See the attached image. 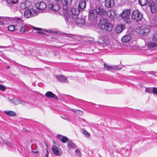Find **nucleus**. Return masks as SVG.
I'll use <instances>...</instances> for the list:
<instances>
[{
  "label": "nucleus",
  "instance_id": "26",
  "mask_svg": "<svg viewBox=\"0 0 157 157\" xmlns=\"http://www.w3.org/2000/svg\"><path fill=\"white\" fill-rule=\"evenodd\" d=\"M139 3L141 6L146 5L147 3V0H139Z\"/></svg>",
  "mask_w": 157,
  "mask_h": 157
},
{
  "label": "nucleus",
  "instance_id": "35",
  "mask_svg": "<svg viewBox=\"0 0 157 157\" xmlns=\"http://www.w3.org/2000/svg\"><path fill=\"white\" fill-rule=\"evenodd\" d=\"M25 26H22L21 27V32L22 33H24L25 32H26L27 30H26L25 29Z\"/></svg>",
  "mask_w": 157,
  "mask_h": 157
},
{
  "label": "nucleus",
  "instance_id": "30",
  "mask_svg": "<svg viewBox=\"0 0 157 157\" xmlns=\"http://www.w3.org/2000/svg\"><path fill=\"white\" fill-rule=\"evenodd\" d=\"M82 132L83 134L85 135V136L89 138L90 137V134L87 131L85 130H83Z\"/></svg>",
  "mask_w": 157,
  "mask_h": 157
},
{
  "label": "nucleus",
  "instance_id": "31",
  "mask_svg": "<svg viewBox=\"0 0 157 157\" xmlns=\"http://www.w3.org/2000/svg\"><path fill=\"white\" fill-rule=\"evenodd\" d=\"M149 46L150 47H155V46H157V43L155 42H152L149 44Z\"/></svg>",
  "mask_w": 157,
  "mask_h": 157
},
{
  "label": "nucleus",
  "instance_id": "9",
  "mask_svg": "<svg viewBox=\"0 0 157 157\" xmlns=\"http://www.w3.org/2000/svg\"><path fill=\"white\" fill-rule=\"evenodd\" d=\"M132 18L135 20L136 21H140L142 18V14L140 13L138 10H134L132 13Z\"/></svg>",
  "mask_w": 157,
  "mask_h": 157
},
{
  "label": "nucleus",
  "instance_id": "7",
  "mask_svg": "<svg viewBox=\"0 0 157 157\" xmlns=\"http://www.w3.org/2000/svg\"><path fill=\"white\" fill-rule=\"evenodd\" d=\"M37 11L33 9L27 10L24 12V16L27 18L34 17L37 15Z\"/></svg>",
  "mask_w": 157,
  "mask_h": 157
},
{
  "label": "nucleus",
  "instance_id": "27",
  "mask_svg": "<svg viewBox=\"0 0 157 157\" xmlns=\"http://www.w3.org/2000/svg\"><path fill=\"white\" fill-rule=\"evenodd\" d=\"M104 67L107 70H111L113 69V67L112 66L109 65L106 63L104 64Z\"/></svg>",
  "mask_w": 157,
  "mask_h": 157
},
{
  "label": "nucleus",
  "instance_id": "14",
  "mask_svg": "<svg viewBox=\"0 0 157 157\" xmlns=\"http://www.w3.org/2000/svg\"><path fill=\"white\" fill-rule=\"evenodd\" d=\"M31 5V3L28 1L21 3L20 4V8L21 9H24L29 7Z\"/></svg>",
  "mask_w": 157,
  "mask_h": 157
},
{
  "label": "nucleus",
  "instance_id": "24",
  "mask_svg": "<svg viewBox=\"0 0 157 157\" xmlns=\"http://www.w3.org/2000/svg\"><path fill=\"white\" fill-rule=\"evenodd\" d=\"M100 40H102L103 41V44H107L108 43V38L107 36H102L100 38Z\"/></svg>",
  "mask_w": 157,
  "mask_h": 157
},
{
  "label": "nucleus",
  "instance_id": "47",
  "mask_svg": "<svg viewBox=\"0 0 157 157\" xmlns=\"http://www.w3.org/2000/svg\"><path fill=\"white\" fill-rule=\"evenodd\" d=\"M0 48H7V47L4 46H0Z\"/></svg>",
  "mask_w": 157,
  "mask_h": 157
},
{
  "label": "nucleus",
  "instance_id": "13",
  "mask_svg": "<svg viewBox=\"0 0 157 157\" xmlns=\"http://www.w3.org/2000/svg\"><path fill=\"white\" fill-rule=\"evenodd\" d=\"M125 26L124 24H119L117 25L115 28V31L117 33H119L122 32L125 29Z\"/></svg>",
  "mask_w": 157,
  "mask_h": 157
},
{
  "label": "nucleus",
  "instance_id": "18",
  "mask_svg": "<svg viewBox=\"0 0 157 157\" xmlns=\"http://www.w3.org/2000/svg\"><path fill=\"white\" fill-rule=\"evenodd\" d=\"M131 36L130 35H125L122 38V42L123 43H127L131 40Z\"/></svg>",
  "mask_w": 157,
  "mask_h": 157
},
{
  "label": "nucleus",
  "instance_id": "56",
  "mask_svg": "<svg viewBox=\"0 0 157 157\" xmlns=\"http://www.w3.org/2000/svg\"><path fill=\"white\" fill-rule=\"evenodd\" d=\"M7 68H9V67H7Z\"/></svg>",
  "mask_w": 157,
  "mask_h": 157
},
{
  "label": "nucleus",
  "instance_id": "10",
  "mask_svg": "<svg viewBox=\"0 0 157 157\" xmlns=\"http://www.w3.org/2000/svg\"><path fill=\"white\" fill-rule=\"evenodd\" d=\"M148 8L152 13L156 12L157 7L155 3L151 0H149L148 4Z\"/></svg>",
  "mask_w": 157,
  "mask_h": 157
},
{
  "label": "nucleus",
  "instance_id": "32",
  "mask_svg": "<svg viewBox=\"0 0 157 157\" xmlns=\"http://www.w3.org/2000/svg\"><path fill=\"white\" fill-rule=\"evenodd\" d=\"M14 20H16L18 23H22L23 22V20L21 18L19 17H15Z\"/></svg>",
  "mask_w": 157,
  "mask_h": 157
},
{
  "label": "nucleus",
  "instance_id": "12",
  "mask_svg": "<svg viewBox=\"0 0 157 157\" xmlns=\"http://www.w3.org/2000/svg\"><path fill=\"white\" fill-rule=\"evenodd\" d=\"M36 7L40 10H43L46 8L47 5L44 2H37L35 4Z\"/></svg>",
  "mask_w": 157,
  "mask_h": 157
},
{
  "label": "nucleus",
  "instance_id": "23",
  "mask_svg": "<svg viewBox=\"0 0 157 157\" xmlns=\"http://www.w3.org/2000/svg\"><path fill=\"white\" fill-rule=\"evenodd\" d=\"M4 113L10 117H14L16 116L17 115L16 113L15 112L12 111H4Z\"/></svg>",
  "mask_w": 157,
  "mask_h": 157
},
{
  "label": "nucleus",
  "instance_id": "1",
  "mask_svg": "<svg viewBox=\"0 0 157 157\" xmlns=\"http://www.w3.org/2000/svg\"><path fill=\"white\" fill-rule=\"evenodd\" d=\"M64 9V14L65 17V20L68 24H76L79 26L82 27L85 25L86 23L85 19L83 17H78V14L75 16L72 13H68V11L66 8Z\"/></svg>",
  "mask_w": 157,
  "mask_h": 157
},
{
  "label": "nucleus",
  "instance_id": "53",
  "mask_svg": "<svg viewBox=\"0 0 157 157\" xmlns=\"http://www.w3.org/2000/svg\"><path fill=\"white\" fill-rule=\"evenodd\" d=\"M62 117V118H63V119H66V118H65V117H64V118H63V117Z\"/></svg>",
  "mask_w": 157,
  "mask_h": 157
},
{
  "label": "nucleus",
  "instance_id": "46",
  "mask_svg": "<svg viewBox=\"0 0 157 157\" xmlns=\"http://www.w3.org/2000/svg\"><path fill=\"white\" fill-rule=\"evenodd\" d=\"M20 103L22 104V105H24L25 104V102H24V101H21Z\"/></svg>",
  "mask_w": 157,
  "mask_h": 157
},
{
  "label": "nucleus",
  "instance_id": "8",
  "mask_svg": "<svg viewBox=\"0 0 157 157\" xmlns=\"http://www.w3.org/2000/svg\"><path fill=\"white\" fill-rule=\"evenodd\" d=\"M72 2V0H62L61 3L63 5V10L62 12V13L61 14H62L64 16V8H66V9L68 11V13L69 14L70 13H71L70 12L71 10V9L70 8H69L67 6L70 5Z\"/></svg>",
  "mask_w": 157,
  "mask_h": 157
},
{
  "label": "nucleus",
  "instance_id": "58",
  "mask_svg": "<svg viewBox=\"0 0 157 157\" xmlns=\"http://www.w3.org/2000/svg\"><path fill=\"white\" fill-rule=\"evenodd\" d=\"M59 0H56L57 1H58Z\"/></svg>",
  "mask_w": 157,
  "mask_h": 157
},
{
  "label": "nucleus",
  "instance_id": "22",
  "mask_svg": "<svg viewBox=\"0 0 157 157\" xmlns=\"http://www.w3.org/2000/svg\"><path fill=\"white\" fill-rule=\"evenodd\" d=\"M9 101L12 104L17 105L20 103L21 101L17 99L13 98L12 99H10L8 98Z\"/></svg>",
  "mask_w": 157,
  "mask_h": 157
},
{
  "label": "nucleus",
  "instance_id": "42",
  "mask_svg": "<svg viewBox=\"0 0 157 157\" xmlns=\"http://www.w3.org/2000/svg\"><path fill=\"white\" fill-rule=\"evenodd\" d=\"M49 154V152L48 151V150L47 149L46 150V157H48Z\"/></svg>",
  "mask_w": 157,
  "mask_h": 157
},
{
  "label": "nucleus",
  "instance_id": "40",
  "mask_svg": "<svg viewBox=\"0 0 157 157\" xmlns=\"http://www.w3.org/2000/svg\"><path fill=\"white\" fill-rule=\"evenodd\" d=\"M71 110L74 113H77V112H78V111H80V112H81V111H79L78 110H75V109H71Z\"/></svg>",
  "mask_w": 157,
  "mask_h": 157
},
{
  "label": "nucleus",
  "instance_id": "29",
  "mask_svg": "<svg viewBox=\"0 0 157 157\" xmlns=\"http://www.w3.org/2000/svg\"><path fill=\"white\" fill-rule=\"evenodd\" d=\"M7 28L10 31H14L15 30V26L14 25H10L8 26Z\"/></svg>",
  "mask_w": 157,
  "mask_h": 157
},
{
  "label": "nucleus",
  "instance_id": "37",
  "mask_svg": "<svg viewBox=\"0 0 157 157\" xmlns=\"http://www.w3.org/2000/svg\"><path fill=\"white\" fill-rule=\"evenodd\" d=\"M153 40L157 41V34H154L153 35Z\"/></svg>",
  "mask_w": 157,
  "mask_h": 157
},
{
  "label": "nucleus",
  "instance_id": "5",
  "mask_svg": "<svg viewBox=\"0 0 157 157\" xmlns=\"http://www.w3.org/2000/svg\"><path fill=\"white\" fill-rule=\"evenodd\" d=\"M130 13L131 11L129 10H125L121 14L120 16L125 23L128 24L131 23V21L130 17Z\"/></svg>",
  "mask_w": 157,
  "mask_h": 157
},
{
  "label": "nucleus",
  "instance_id": "28",
  "mask_svg": "<svg viewBox=\"0 0 157 157\" xmlns=\"http://www.w3.org/2000/svg\"><path fill=\"white\" fill-rule=\"evenodd\" d=\"M153 87H145V92L148 94H151L152 93Z\"/></svg>",
  "mask_w": 157,
  "mask_h": 157
},
{
  "label": "nucleus",
  "instance_id": "48",
  "mask_svg": "<svg viewBox=\"0 0 157 157\" xmlns=\"http://www.w3.org/2000/svg\"><path fill=\"white\" fill-rule=\"evenodd\" d=\"M45 31L49 32H52V31L50 30H49L48 31Z\"/></svg>",
  "mask_w": 157,
  "mask_h": 157
},
{
  "label": "nucleus",
  "instance_id": "51",
  "mask_svg": "<svg viewBox=\"0 0 157 157\" xmlns=\"http://www.w3.org/2000/svg\"><path fill=\"white\" fill-rule=\"evenodd\" d=\"M89 0H84L85 2H87Z\"/></svg>",
  "mask_w": 157,
  "mask_h": 157
},
{
  "label": "nucleus",
  "instance_id": "2",
  "mask_svg": "<svg viewBox=\"0 0 157 157\" xmlns=\"http://www.w3.org/2000/svg\"><path fill=\"white\" fill-rule=\"evenodd\" d=\"M105 13V12L103 9L98 8L90 11L88 17L89 19L95 21L98 16H101L104 14Z\"/></svg>",
  "mask_w": 157,
  "mask_h": 157
},
{
  "label": "nucleus",
  "instance_id": "33",
  "mask_svg": "<svg viewBox=\"0 0 157 157\" xmlns=\"http://www.w3.org/2000/svg\"><path fill=\"white\" fill-rule=\"evenodd\" d=\"M152 93L155 95H157V88L153 87Z\"/></svg>",
  "mask_w": 157,
  "mask_h": 157
},
{
  "label": "nucleus",
  "instance_id": "43",
  "mask_svg": "<svg viewBox=\"0 0 157 157\" xmlns=\"http://www.w3.org/2000/svg\"><path fill=\"white\" fill-rule=\"evenodd\" d=\"M38 34H41V35H44V33L43 32H38Z\"/></svg>",
  "mask_w": 157,
  "mask_h": 157
},
{
  "label": "nucleus",
  "instance_id": "15",
  "mask_svg": "<svg viewBox=\"0 0 157 157\" xmlns=\"http://www.w3.org/2000/svg\"><path fill=\"white\" fill-rule=\"evenodd\" d=\"M114 2L113 0H105V6L106 7L110 8L114 6Z\"/></svg>",
  "mask_w": 157,
  "mask_h": 157
},
{
  "label": "nucleus",
  "instance_id": "45",
  "mask_svg": "<svg viewBox=\"0 0 157 157\" xmlns=\"http://www.w3.org/2000/svg\"><path fill=\"white\" fill-rule=\"evenodd\" d=\"M4 24V23L3 22L0 21V25H3Z\"/></svg>",
  "mask_w": 157,
  "mask_h": 157
},
{
  "label": "nucleus",
  "instance_id": "6",
  "mask_svg": "<svg viewBox=\"0 0 157 157\" xmlns=\"http://www.w3.org/2000/svg\"><path fill=\"white\" fill-rule=\"evenodd\" d=\"M136 31L141 36H148L149 34L150 30L148 26L143 25L139 26L137 29Z\"/></svg>",
  "mask_w": 157,
  "mask_h": 157
},
{
  "label": "nucleus",
  "instance_id": "49",
  "mask_svg": "<svg viewBox=\"0 0 157 157\" xmlns=\"http://www.w3.org/2000/svg\"><path fill=\"white\" fill-rule=\"evenodd\" d=\"M33 152L34 153H38V151H33Z\"/></svg>",
  "mask_w": 157,
  "mask_h": 157
},
{
  "label": "nucleus",
  "instance_id": "38",
  "mask_svg": "<svg viewBox=\"0 0 157 157\" xmlns=\"http://www.w3.org/2000/svg\"><path fill=\"white\" fill-rule=\"evenodd\" d=\"M75 153L78 156H80V152L77 149L75 151Z\"/></svg>",
  "mask_w": 157,
  "mask_h": 157
},
{
  "label": "nucleus",
  "instance_id": "19",
  "mask_svg": "<svg viewBox=\"0 0 157 157\" xmlns=\"http://www.w3.org/2000/svg\"><path fill=\"white\" fill-rule=\"evenodd\" d=\"M57 138L62 142L66 143L68 141L67 137L60 135H58L57 136Z\"/></svg>",
  "mask_w": 157,
  "mask_h": 157
},
{
  "label": "nucleus",
  "instance_id": "54",
  "mask_svg": "<svg viewBox=\"0 0 157 157\" xmlns=\"http://www.w3.org/2000/svg\"><path fill=\"white\" fill-rule=\"evenodd\" d=\"M0 19H2V17H0Z\"/></svg>",
  "mask_w": 157,
  "mask_h": 157
},
{
  "label": "nucleus",
  "instance_id": "20",
  "mask_svg": "<svg viewBox=\"0 0 157 157\" xmlns=\"http://www.w3.org/2000/svg\"><path fill=\"white\" fill-rule=\"evenodd\" d=\"M49 7L50 9L54 11H57L60 9V6L57 4H51L49 5Z\"/></svg>",
  "mask_w": 157,
  "mask_h": 157
},
{
  "label": "nucleus",
  "instance_id": "34",
  "mask_svg": "<svg viewBox=\"0 0 157 157\" xmlns=\"http://www.w3.org/2000/svg\"><path fill=\"white\" fill-rule=\"evenodd\" d=\"M18 0H7V2L9 3L14 4L17 2Z\"/></svg>",
  "mask_w": 157,
  "mask_h": 157
},
{
  "label": "nucleus",
  "instance_id": "25",
  "mask_svg": "<svg viewBox=\"0 0 157 157\" xmlns=\"http://www.w3.org/2000/svg\"><path fill=\"white\" fill-rule=\"evenodd\" d=\"M67 147L68 149L75 148L76 147V146L72 142L69 141L67 143Z\"/></svg>",
  "mask_w": 157,
  "mask_h": 157
},
{
  "label": "nucleus",
  "instance_id": "52",
  "mask_svg": "<svg viewBox=\"0 0 157 157\" xmlns=\"http://www.w3.org/2000/svg\"><path fill=\"white\" fill-rule=\"evenodd\" d=\"M62 117V118H63V119H66V118H65V117H64V118H63V117Z\"/></svg>",
  "mask_w": 157,
  "mask_h": 157
},
{
  "label": "nucleus",
  "instance_id": "36",
  "mask_svg": "<svg viewBox=\"0 0 157 157\" xmlns=\"http://www.w3.org/2000/svg\"><path fill=\"white\" fill-rule=\"evenodd\" d=\"M0 90L2 91H4L6 90V87L0 84Z\"/></svg>",
  "mask_w": 157,
  "mask_h": 157
},
{
  "label": "nucleus",
  "instance_id": "3",
  "mask_svg": "<svg viewBox=\"0 0 157 157\" xmlns=\"http://www.w3.org/2000/svg\"><path fill=\"white\" fill-rule=\"evenodd\" d=\"M99 26V28L104 32L111 31L113 28V25L108 20L105 19H102L100 20Z\"/></svg>",
  "mask_w": 157,
  "mask_h": 157
},
{
  "label": "nucleus",
  "instance_id": "4",
  "mask_svg": "<svg viewBox=\"0 0 157 157\" xmlns=\"http://www.w3.org/2000/svg\"><path fill=\"white\" fill-rule=\"evenodd\" d=\"M86 2L85 1H80L78 5L79 9L76 8H72L70 12L75 16H76V15L77 14H79V12L83 11L85 8L86 5Z\"/></svg>",
  "mask_w": 157,
  "mask_h": 157
},
{
  "label": "nucleus",
  "instance_id": "44",
  "mask_svg": "<svg viewBox=\"0 0 157 157\" xmlns=\"http://www.w3.org/2000/svg\"><path fill=\"white\" fill-rule=\"evenodd\" d=\"M66 35L68 37H72V35L71 34H67Z\"/></svg>",
  "mask_w": 157,
  "mask_h": 157
},
{
  "label": "nucleus",
  "instance_id": "21",
  "mask_svg": "<svg viewBox=\"0 0 157 157\" xmlns=\"http://www.w3.org/2000/svg\"><path fill=\"white\" fill-rule=\"evenodd\" d=\"M52 150L54 154L57 155L59 156L61 154V153L59 151L58 148L55 146L52 147Z\"/></svg>",
  "mask_w": 157,
  "mask_h": 157
},
{
  "label": "nucleus",
  "instance_id": "39",
  "mask_svg": "<svg viewBox=\"0 0 157 157\" xmlns=\"http://www.w3.org/2000/svg\"><path fill=\"white\" fill-rule=\"evenodd\" d=\"M32 28L33 29L36 30H41V29L40 28H36L35 27H32Z\"/></svg>",
  "mask_w": 157,
  "mask_h": 157
},
{
  "label": "nucleus",
  "instance_id": "11",
  "mask_svg": "<svg viewBox=\"0 0 157 157\" xmlns=\"http://www.w3.org/2000/svg\"><path fill=\"white\" fill-rule=\"evenodd\" d=\"M56 77L57 80L60 82L63 83H67L68 82L67 78L63 75H56Z\"/></svg>",
  "mask_w": 157,
  "mask_h": 157
},
{
  "label": "nucleus",
  "instance_id": "16",
  "mask_svg": "<svg viewBox=\"0 0 157 157\" xmlns=\"http://www.w3.org/2000/svg\"><path fill=\"white\" fill-rule=\"evenodd\" d=\"M45 96L48 98H54V99L56 100L58 99V98L56 95L51 91L47 92L45 94Z\"/></svg>",
  "mask_w": 157,
  "mask_h": 157
},
{
  "label": "nucleus",
  "instance_id": "17",
  "mask_svg": "<svg viewBox=\"0 0 157 157\" xmlns=\"http://www.w3.org/2000/svg\"><path fill=\"white\" fill-rule=\"evenodd\" d=\"M107 16L111 18H114L115 16V13L113 10H109L106 13Z\"/></svg>",
  "mask_w": 157,
  "mask_h": 157
},
{
  "label": "nucleus",
  "instance_id": "41",
  "mask_svg": "<svg viewBox=\"0 0 157 157\" xmlns=\"http://www.w3.org/2000/svg\"><path fill=\"white\" fill-rule=\"evenodd\" d=\"M6 144L8 146H9L10 147H12V144L10 143V142H7L6 143Z\"/></svg>",
  "mask_w": 157,
  "mask_h": 157
},
{
  "label": "nucleus",
  "instance_id": "55",
  "mask_svg": "<svg viewBox=\"0 0 157 157\" xmlns=\"http://www.w3.org/2000/svg\"><path fill=\"white\" fill-rule=\"evenodd\" d=\"M82 120H83V121H85V120H84V119H82Z\"/></svg>",
  "mask_w": 157,
  "mask_h": 157
},
{
  "label": "nucleus",
  "instance_id": "57",
  "mask_svg": "<svg viewBox=\"0 0 157 157\" xmlns=\"http://www.w3.org/2000/svg\"><path fill=\"white\" fill-rule=\"evenodd\" d=\"M7 68H9V67H7Z\"/></svg>",
  "mask_w": 157,
  "mask_h": 157
},
{
  "label": "nucleus",
  "instance_id": "50",
  "mask_svg": "<svg viewBox=\"0 0 157 157\" xmlns=\"http://www.w3.org/2000/svg\"><path fill=\"white\" fill-rule=\"evenodd\" d=\"M98 44H101V43H100V42H99V41H98Z\"/></svg>",
  "mask_w": 157,
  "mask_h": 157
}]
</instances>
